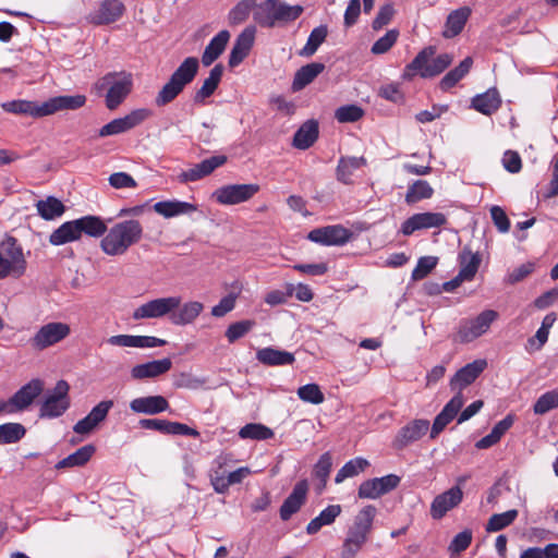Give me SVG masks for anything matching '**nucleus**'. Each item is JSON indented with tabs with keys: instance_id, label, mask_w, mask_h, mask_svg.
I'll return each instance as SVG.
<instances>
[{
	"instance_id": "obj_1",
	"label": "nucleus",
	"mask_w": 558,
	"mask_h": 558,
	"mask_svg": "<svg viewBox=\"0 0 558 558\" xmlns=\"http://www.w3.org/2000/svg\"><path fill=\"white\" fill-rule=\"evenodd\" d=\"M143 234L144 228L138 220H122L107 229L100 248L108 256H122L143 239Z\"/></svg>"
},
{
	"instance_id": "obj_2",
	"label": "nucleus",
	"mask_w": 558,
	"mask_h": 558,
	"mask_svg": "<svg viewBox=\"0 0 558 558\" xmlns=\"http://www.w3.org/2000/svg\"><path fill=\"white\" fill-rule=\"evenodd\" d=\"M199 69V61L196 57H187L171 74L167 83L161 87L155 97L157 107H165L172 102L196 77Z\"/></svg>"
},
{
	"instance_id": "obj_3",
	"label": "nucleus",
	"mask_w": 558,
	"mask_h": 558,
	"mask_svg": "<svg viewBox=\"0 0 558 558\" xmlns=\"http://www.w3.org/2000/svg\"><path fill=\"white\" fill-rule=\"evenodd\" d=\"M133 86L132 75L125 72H111L100 77L94 84L98 96L105 97L109 110L117 109L131 93Z\"/></svg>"
},
{
	"instance_id": "obj_4",
	"label": "nucleus",
	"mask_w": 558,
	"mask_h": 558,
	"mask_svg": "<svg viewBox=\"0 0 558 558\" xmlns=\"http://www.w3.org/2000/svg\"><path fill=\"white\" fill-rule=\"evenodd\" d=\"M376 513L377 509L373 505H367L357 512L343 542L344 558H353L366 543Z\"/></svg>"
},
{
	"instance_id": "obj_5",
	"label": "nucleus",
	"mask_w": 558,
	"mask_h": 558,
	"mask_svg": "<svg viewBox=\"0 0 558 558\" xmlns=\"http://www.w3.org/2000/svg\"><path fill=\"white\" fill-rule=\"evenodd\" d=\"M436 49L432 46L424 48L417 56L405 66L403 78L411 80L416 73L422 77H434L444 72L451 63L452 56L441 53L435 56Z\"/></svg>"
},
{
	"instance_id": "obj_6",
	"label": "nucleus",
	"mask_w": 558,
	"mask_h": 558,
	"mask_svg": "<svg viewBox=\"0 0 558 558\" xmlns=\"http://www.w3.org/2000/svg\"><path fill=\"white\" fill-rule=\"evenodd\" d=\"M303 12L301 5H290L278 0H266L255 7L254 21L263 27H272L278 23L296 20Z\"/></svg>"
},
{
	"instance_id": "obj_7",
	"label": "nucleus",
	"mask_w": 558,
	"mask_h": 558,
	"mask_svg": "<svg viewBox=\"0 0 558 558\" xmlns=\"http://www.w3.org/2000/svg\"><path fill=\"white\" fill-rule=\"evenodd\" d=\"M0 251V279L9 276L21 277L26 270V260L16 239L9 238Z\"/></svg>"
},
{
	"instance_id": "obj_8",
	"label": "nucleus",
	"mask_w": 558,
	"mask_h": 558,
	"mask_svg": "<svg viewBox=\"0 0 558 558\" xmlns=\"http://www.w3.org/2000/svg\"><path fill=\"white\" fill-rule=\"evenodd\" d=\"M71 333V327L66 323L50 322L40 326L37 331L29 338L28 343L35 351H44L53 347Z\"/></svg>"
},
{
	"instance_id": "obj_9",
	"label": "nucleus",
	"mask_w": 558,
	"mask_h": 558,
	"mask_svg": "<svg viewBox=\"0 0 558 558\" xmlns=\"http://www.w3.org/2000/svg\"><path fill=\"white\" fill-rule=\"evenodd\" d=\"M180 304L181 296L178 295L153 299L137 306L132 318L134 320L158 319L166 316L170 318L171 313L179 308Z\"/></svg>"
},
{
	"instance_id": "obj_10",
	"label": "nucleus",
	"mask_w": 558,
	"mask_h": 558,
	"mask_svg": "<svg viewBox=\"0 0 558 558\" xmlns=\"http://www.w3.org/2000/svg\"><path fill=\"white\" fill-rule=\"evenodd\" d=\"M44 383L40 379H32L22 386L10 399L0 401V413L12 414L27 409L41 393Z\"/></svg>"
},
{
	"instance_id": "obj_11",
	"label": "nucleus",
	"mask_w": 558,
	"mask_h": 558,
	"mask_svg": "<svg viewBox=\"0 0 558 558\" xmlns=\"http://www.w3.org/2000/svg\"><path fill=\"white\" fill-rule=\"evenodd\" d=\"M498 316L496 311L485 310L474 318L461 320L457 333L459 341L469 343L483 336Z\"/></svg>"
},
{
	"instance_id": "obj_12",
	"label": "nucleus",
	"mask_w": 558,
	"mask_h": 558,
	"mask_svg": "<svg viewBox=\"0 0 558 558\" xmlns=\"http://www.w3.org/2000/svg\"><path fill=\"white\" fill-rule=\"evenodd\" d=\"M259 190L256 183L227 184L216 189L211 197L220 205L232 206L248 202Z\"/></svg>"
},
{
	"instance_id": "obj_13",
	"label": "nucleus",
	"mask_w": 558,
	"mask_h": 558,
	"mask_svg": "<svg viewBox=\"0 0 558 558\" xmlns=\"http://www.w3.org/2000/svg\"><path fill=\"white\" fill-rule=\"evenodd\" d=\"M70 386L65 380H59L51 395L47 396L40 407V417L53 418L62 415L70 407Z\"/></svg>"
},
{
	"instance_id": "obj_14",
	"label": "nucleus",
	"mask_w": 558,
	"mask_h": 558,
	"mask_svg": "<svg viewBox=\"0 0 558 558\" xmlns=\"http://www.w3.org/2000/svg\"><path fill=\"white\" fill-rule=\"evenodd\" d=\"M153 114L151 110L147 108H140L132 110L130 113L122 118L113 119L109 123L105 124L99 130V136L106 137L111 135H117L121 133H125L137 125L142 124Z\"/></svg>"
},
{
	"instance_id": "obj_15",
	"label": "nucleus",
	"mask_w": 558,
	"mask_h": 558,
	"mask_svg": "<svg viewBox=\"0 0 558 558\" xmlns=\"http://www.w3.org/2000/svg\"><path fill=\"white\" fill-rule=\"evenodd\" d=\"M400 481L401 478L396 474L366 480L359 486L357 496L361 499H377L396 489Z\"/></svg>"
},
{
	"instance_id": "obj_16",
	"label": "nucleus",
	"mask_w": 558,
	"mask_h": 558,
	"mask_svg": "<svg viewBox=\"0 0 558 558\" xmlns=\"http://www.w3.org/2000/svg\"><path fill=\"white\" fill-rule=\"evenodd\" d=\"M447 223V217L442 213H418L409 217L401 225V232L409 236L415 231L441 228Z\"/></svg>"
},
{
	"instance_id": "obj_17",
	"label": "nucleus",
	"mask_w": 558,
	"mask_h": 558,
	"mask_svg": "<svg viewBox=\"0 0 558 558\" xmlns=\"http://www.w3.org/2000/svg\"><path fill=\"white\" fill-rule=\"evenodd\" d=\"M307 238L322 245L340 246L350 241L352 232L341 225H333L314 229L308 233Z\"/></svg>"
},
{
	"instance_id": "obj_18",
	"label": "nucleus",
	"mask_w": 558,
	"mask_h": 558,
	"mask_svg": "<svg viewBox=\"0 0 558 558\" xmlns=\"http://www.w3.org/2000/svg\"><path fill=\"white\" fill-rule=\"evenodd\" d=\"M487 367L486 360H475L461 367L450 379L449 386L452 391L462 393V390L473 384Z\"/></svg>"
},
{
	"instance_id": "obj_19",
	"label": "nucleus",
	"mask_w": 558,
	"mask_h": 558,
	"mask_svg": "<svg viewBox=\"0 0 558 558\" xmlns=\"http://www.w3.org/2000/svg\"><path fill=\"white\" fill-rule=\"evenodd\" d=\"M138 424L144 429L157 430L165 435H184L195 438L199 436V433L196 429L179 422L160 418H142Z\"/></svg>"
},
{
	"instance_id": "obj_20",
	"label": "nucleus",
	"mask_w": 558,
	"mask_h": 558,
	"mask_svg": "<svg viewBox=\"0 0 558 558\" xmlns=\"http://www.w3.org/2000/svg\"><path fill=\"white\" fill-rule=\"evenodd\" d=\"M463 499V492L459 486L437 495L430 505V515L435 520L442 519L448 511L458 507Z\"/></svg>"
},
{
	"instance_id": "obj_21",
	"label": "nucleus",
	"mask_w": 558,
	"mask_h": 558,
	"mask_svg": "<svg viewBox=\"0 0 558 558\" xmlns=\"http://www.w3.org/2000/svg\"><path fill=\"white\" fill-rule=\"evenodd\" d=\"M113 407L112 400H104L96 404L90 412L80 420L73 430L76 434L86 435L92 433L101 422H104Z\"/></svg>"
},
{
	"instance_id": "obj_22",
	"label": "nucleus",
	"mask_w": 558,
	"mask_h": 558,
	"mask_svg": "<svg viewBox=\"0 0 558 558\" xmlns=\"http://www.w3.org/2000/svg\"><path fill=\"white\" fill-rule=\"evenodd\" d=\"M464 403L463 395L457 392L444 407L441 412L435 417L432 429L430 438H436L445 427L456 417Z\"/></svg>"
},
{
	"instance_id": "obj_23",
	"label": "nucleus",
	"mask_w": 558,
	"mask_h": 558,
	"mask_svg": "<svg viewBox=\"0 0 558 558\" xmlns=\"http://www.w3.org/2000/svg\"><path fill=\"white\" fill-rule=\"evenodd\" d=\"M227 161V157L223 155L213 156L207 158L199 163H196L191 169L183 171L179 175V181L181 183L186 182H195L197 180L203 179L204 177L209 175L214 172L218 167H221Z\"/></svg>"
},
{
	"instance_id": "obj_24",
	"label": "nucleus",
	"mask_w": 558,
	"mask_h": 558,
	"mask_svg": "<svg viewBox=\"0 0 558 558\" xmlns=\"http://www.w3.org/2000/svg\"><path fill=\"white\" fill-rule=\"evenodd\" d=\"M308 490V483L306 480L298 482L291 494L284 499L280 507V518L288 521L294 513H296L306 500Z\"/></svg>"
},
{
	"instance_id": "obj_25",
	"label": "nucleus",
	"mask_w": 558,
	"mask_h": 558,
	"mask_svg": "<svg viewBox=\"0 0 558 558\" xmlns=\"http://www.w3.org/2000/svg\"><path fill=\"white\" fill-rule=\"evenodd\" d=\"M429 422L427 420H414L403 426L393 439V447L403 449L409 444L421 439L428 430Z\"/></svg>"
},
{
	"instance_id": "obj_26",
	"label": "nucleus",
	"mask_w": 558,
	"mask_h": 558,
	"mask_svg": "<svg viewBox=\"0 0 558 558\" xmlns=\"http://www.w3.org/2000/svg\"><path fill=\"white\" fill-rule=\"evenodd\" d=\"M171 367L172 362L169 357L154 360L133 366L131 369V377L136 380L156 378L168 373Z\"/></svg>"
},
{
	"instance_id": "obj_27",
	"label": "nucleus",
	"mask_w": 558,
	"mask_h": 558,
	"mask_svg": "<svg viewBox=\"0 0 558 558\" xmlns=\"http://www.w3.org/2000/svg\"><path fill=\"white\" fill-rule=\"evenodd\" d=\"M124 10L120 0H102L98 10L90 15V22L96 25L113 23L123 15Z\"/></svg>"
},
{
	"instance_id": "obj_28",
	"label": "nucleus",
	"mask_w": 558,
	"mask_h": 558,
	"mask_svg": "<svg viewBox=\"0 0 558 558\" xmlns=\"http://www.w3.org/2000/svg\"><path fill=\"white\" fill-rule=\"evenodd\" d=\"M130 409L134 413L155 415L169 409L168 400L162 396H147L135 398L130 402Z\"/></svg>"
},
{
	"instance_id": "obj_29",
	"label": "nucleus",
	"mask_w": 558,
	"mask_h": 558,
	"mask_svg": "<svg viewBox=\"0 0 558 558\" xmlns=\"http://www.w3.org/2000/svg\"><path fill=\"white\" fill-rule=\"evenodd\" d=\"M254 28H245L235 39L234 45L229 54V66H238L250 53L254 44Z\"/></svg>"
},
{
	"instance_id": "obj_30",
	"label": "nucleus",
	"mask_w": 558,
	"mask_h": 558,
	"mask_svg": "<svg viewBox=\"0 0 558 558\" xmlns=\"http://www.w3.org/2000/svg\"><path fill=\"white\" fill-rule=\"evenodd\" d=\"M86 102L84 95H64L57 96L44 102V113L50 116L59 110H75L83 107Z\"/></svg>"
},
{
	"instance_id": "obj_31",
	"label": "nucleus",
	"mask_w": 558,
	"mask_h": 558,
	"mask_svg": "<svg viewBox=\"0 0 558 558\" xmlns=\"http://www.w3.org/2000/svg\"><path fill=\"white\" fill-rule=\"evenodd\" d=\"M230 37L229 31L222 29L211 38L202 54V63L204 66L211 65L223 53Z\"/></svg>"
},
{
	"instance_id": "obj_32",
	"label": "nucleus",
	"mask_w": 558,
	"mask_h": 558,
	"mask_svg": "<svg viewBox=\"0 0 558 558\" xmlns=\"http://www.w3.org/2000/svg\"><path fill=\"white\" fill-rule=\"evenodd\" d=\"M501 106L500 94L496 88H489L472 98L471 107L485 116L496 112Z\"/></svg>"
},
{
	"instance_id": "obj_33",
	"label": "nucleus",
	"mask_w": 558,
	"mask_h": 558,
	"mask_svg": "<svg viewBox=\"0 0 558 558\" xmlns=\"http://www.w3.org/2000/svg\"><path fill=\"white\" fill-rule=\"evenodd\" d=\"M203 310L204 304L198 301L181 303L179 308L171 313L170 322L175 326L190 325L201 315Z\"/></svg>"
},
{
	"instance_id": "obj_34",
	"label": "nucleus",
	"mask_w": 558,
	"mask_h": 558,
	"mask_svg": "<svg viewBox=\"0 0 558 558\" xmlns=\"http://www.w3.org/2000/svg\"><path fill=\"white\" fill-rule=\"evenodd\" d=\"M325 65L320 62H312L301 66L294 74L291 89L296 93L310 85L323 71Z\"/></svg>"
},
{
	"instance_id": "obj_35",
	"label": "nucleus",
	"mask_w": 558,
	"mask_h": 558,
	"mask_svg": "<svg viewBox=\"0 0 558 558\" xmlns=\"http://www.w3.org/2000/svg\"><path fill=\"white\" fill-rule=\"evenodd\" d=\"M256 359L262 364L268 366L291 365L295 361L292 353L270 347L258 350L256 352Z\"/></svg>"
},
{
	"instance_id": "obj_36",
	"label": "nucleus",
	"mask_w": 558,
	"mask_h": 558,
	"mask_svg": "<svg viewBox=\"0 0 558 558\" xmlns=\"http://www.w3.org/2000/svg\"><path fill=\"white\" fill-rule=\"evenodd\" d=\"M1 108L14 114H25L34 118L45 117L44 102L38 104L36 101L17 99L1 104Z\"/></svg>"
},
{
	"instance_id": "obj_37",
	"label": "nucleus",
	"mask_w": 558,
	"mask_h": 558,
	"mask_svg": "<svg viewBox=\"0 0 558 558\" xmlns=\"http://www.w3.org/2000/svg\"><path fill=\"white\" fill-rule=\"evenodd\" d=\"M470 15L471 9L468 7H463L452 11L447 17L442 36L445 38H452L459 35L464 28Z\"/></svg>"
},
{
	"instance_id": "obj_38",
	"label": "nucleus",
	"mask_w": 558,
	"mask_h": 558,
	"mask_svg": "<svg viewBox=\"0 0 558 558\" xmlns=\"http://www.w3.org/2000/svg\"><path fill=\"white\" fill-rule=\"evenodd\" d=\"M223 65L221 63L216 64L209 72V75L203 82L201 88L195 93L194 101L196 104H202L208 97H210L215 90L217 89L222 74H223Z\"/></svg>"
},
{
	"instance_id": "obj_39",
	"label": "nucleus",
	"mask_w": 558,
	"mask_h": 558,
	"mask_svg": "<svg viewBox=\"0 0 558 558\" xmlns=\"http://www.w3.org/2000/svg\"><path fill=\"white\" fill-rule=\"evenodd\" d=\"M154 210L166 218H171L183 214L194 213L197 210V207L187 202L165 201L156 203L154 205Z\"/></svg>"
},
{
	"instance_id": "obj_40",
	"label": "nucleus",
	"mask_w": 558,
	"mask_h": 558,
	"mask_svg": "<svg viewBox=\"0 0 558 558\" xmlns=\"http://www.w3.org/2000/svg\"><path fill=\"white\" fill-rule=\"evenodd\" d=\"M318 137V123L308 120L303 123L293 136V145L299 149H307Z\"/></svg>"
},
{
	"instance_id": "obj_41",
	"label": "nucleus",
	"mask_w": 558,
	"mask_h": 558,
	"mask_svg": "<svg viewBox=\"0 0 558 558\" xmlns=\"http://www.w3.org/2000/svg\"><path fill=\"white\" fill-rule=\"evenodd\" d=\"M481 260L482 258L478 253L472 252L468 246L463 247L459 254V272L461 277H464L468 281L472 280L478 270Z\"/></svg>"
},
{
	"instance_id": "obj_42",
	"label": "nucleus",
	"mask_w": 558,
	"mask_h": 558,
	"mask_svg": "<svg viewBox=\"0 0 558 558\" xmlns=\"http://www.w3.org/2000/svg\"><path fill=\"white\" fill-rule=\"evenodd\" d=\"M342 509L340 505H330L325 508L317 517L312 519L306 526V533L316 534L323 526L330 525L340 515Z\"/></svg>"
},
{
	"instance_id": "obj_43",
	"label": "nucleus",
	"mask_w": 558,
	"mask_h": 558,
	"mask_svg": "<svg viewBox=\"0 0 558 558\" xmlns=\"http://www.w3.org/2000/svg\"><path fill=\"white\" fill-rule=\"evenodd\" d=\"M80 234L83 233L93 236V238H99L105 236L107 232V226L105 221L98 217V216H84L78 219H75Z\"/></svg>"
},
{
	"instance_id": "obj_44",
	"label": "nucleus",
	"mask_w": 558,
	"mask_h": 558,
	"mask_svg": "<svg viewBox=\"0 0 558 558\" xmlns=\"http://www.w3.org/2000/svg\"><path fill=\"white\" fill-rule=\"evenodd\" d=\"M81 238L75 220L66 221L56 229L49 236L52 245H63L69 242L76 241Z\"/></svg>"
},
{
	"instance_id": "obj_45",
	"label": "nucleus",
	"mask_w": 558,
	"mask_h": 558,
	"mask_svg": "<svg viewBox=\"0 0 558 558\" xmlns=\"http://www.w3.org/2000/svg\"><path fill=\"white\" fill-rule=\"evenodd\" d=\"M366 165V160L363 157H341L337 167V179L349 184L352 182V175L355 170Z\"/></svg>"
},
{
	"instance_id": "obj_46",
	"label": "nucleus",
	"mask_w": 558,
	"mask_h": 558,
	"mask_svg": "<svg viewBox=\"0 0 558 558\" xmlns=\"http://www.w3.org/2000/svg\"><path fill=\"white\" fill-rule=\"evenodd\" d=\"M473 65V59L466 57L463 59L458 66L450 70L440 81L439 87L446 92L452 88L459 81H461L471 70Z\"/></svg>"
},
{
	"instance_id": "obj_47",
	"label": "nucleus",
	"mask_w": 558,
	"mask_h": 558,
	"mask_svg": "<svg viewBox=\"0 0 558 558\" xmlns=\"http://www.w3.org/2000/svg\"><path fill=\"white\" fill-rule=\"evenodd\" d=\"M95 453V447L93 445H86L78 448L75 452L69 454L66 458L60 460L57 464V469H66L74 466L85 465L93 454Z\"/></svg>"
},
{
	"instance_id": "obj_48",
	"label": "nucleus",
	"mask_w": 558,
	"mask_h": 558,
	"mask_svg": "<svg viewBox=\"0 0 558 558\" xmlns=\"http://www.w3.org/2000/svg\"><path fill=\"white\" fill-rule=\"evenodd\" d=\"M38 215L45 220H53L63 215L65 206L61 201L53 196L40 199L36 203Z\"/></svg>"
},
{
	"instance_id": "obj_49",
	"label": "nucleus",
	"mask_w": 558,
	"mask_h": 558,
	"mask_svg": "<svg viewBox=\"0 0 558 558\" xmlns=\"http://www.w3.org/2000/svg\"><path fill=\"white\" fill-rule=\"evenodd\" d=\"M434 190L430 184L425 180H416L409 185L405 202L407 204H415L422 199L430 198Z\"/></svg>"
},
{
	"instance_id": "obj_50",
	"label": "nucleus",
	"mask_w": 558,
	"mask_h": 558,
	"mask_svg": "<svg viewBox=\"0 0 558 558\" xmlns=\"http://www.w3.org/2000/svg\"><path fill=\"white\" fill-rule=\"evenodd\" d=\"M369 466L368 460L357 457L349 460L337 473L336 483H341L345 478L353 477L364 472Z\"/></svg>"
},
{
	"instance_id": "obj_51",
	"label": "nucleus",
	"mask_w": 558,
	"mask_h": 558,
	"mask_svg": "<svg viewBox=\"0 0 558 558\" xmlns=\"http://www.w3.org/2000/svg\"><path fill=\"white\" fill-rule=\"evenodd\" d=\"M239 437L242 439L266 440L274 437V432L263 424L250 423L239 430Z\"/></svg>"
},
{
	"instance_id": "obj_52",
	"label": "nucleus",
	"mask_w": 558,
	"mask_h": 558,
	"mask_svg": "<svg viewBox=\"0 0 558 558\" xmlns=\"http://www.w3.org/2000/svg\"><path fill=\"white\" fill-rule=\"evenodd\" d=\"M26 434V428L20 423L0 425V445L15 444Z\"/></svg>"
},
{
	"instance_id": "obj_53",
	"label": "nucleus",
	"mask_w": 558,
	"mask_h": 558,
	"mask_svg": "<svg viewBox=\"0 0 558 558\" xmlns=\"http://www.w3.org/2000/svg\"><path fill=\"white\" fill-rule=\"evenodd\" d=\"M327 34L328 29L326 25L315 27L311 32L305 46L301 50V54L305 57L313 56L317 51L318 47L325 41Z\"/></svg>"
},
{
	"instance_id": "obj_54",
	"label": "nucleus",
	"mask_w": 558,
	"mask_h": 558,
	"mask_svg": "<svg viewBox=\"0 0 558 558\" xmlns=\"http://www.w3.org/2000/svg\"><path fill=\"white\" fill-rule=\"evenodd\" d=\"M255 0H242L238 2L229 12L228 20L231 25L243 23L255 10Z\"/></svg>"
},
{
	"instance_id": "obj_55",
	"label": "nucleus",
	"mask_w": 558,
	"mask_h": 558,
	"mask_svg": "<svg viewBox=\"0 0 558 558\" xmlns=\"http://www.w3.org/2000/svg\"><path fill=\"white\" fill-rule=\"evenodd\" d=\"M518 517V510L511 509L502 513L493 514L487 524V532H497L509 526Z\"/></svg>"
},
{
	"instance_id": "obj_56",
	"label": "nucleus",
	"mask_w": 558,
	"mask_h": 558,
	"mask_svg": "<svg viewBox=\"0 0 558 558\" xmlns=\"http://www.w3.org/2000/svg\"><path fill=\"white\" fill-rule=\"evenodd\" d=\"M296 393L302 401L312 404H320L325 400L324 393L322 392L319 386L316 384H307L301 386Z\"/></svg>"
},
{
	"instance_id": "obj_57",
	"label": "nucleus",
	"mask_w": 558,
	"mask_h": 558,
	"mask_svg": "<svg viewBox=\"0 0 558 558\" xmlns=\"http://www.w3.org/2000/svg\"><path fill=\"white\" fill-rule=\"evenodd\" d=\"M254 326L255 322L250 319L235 322L227 328L226 337L230 343H233L250 332Z\"/></svg>"
},
{
	"instance_id": "obj_58",
	"label": "nucleus",
	"mask_w": 558,
	"mask_h": 558,
	"mask_svg": "<svg viewBox=\"0 0 558 558\" xmlns=\"http://www.w3.org/2000/svg\"><path fill=\"white\" fill-rule=\"evenodd\" d=\"M558 408V391L551 390L542 395L534 403V412L536 414H545L553 409Z\"/></svg>"
},
{
	"instance_id": "obj_59",
	"label": "nucleus",
	"mask_w": 558,
	"mask_h": 558,
	"mask_svg": "<svg viewBox=\"0 0 558 558\" xmlns=\"http://www.w3.org/2000/svg\"><path fill=\"white\" fill-rule=\"evenodd\" d=\"M294 284L287 283L284 290H271L266 293L264 301L270 306H277L287 303L289 298L293 295Z\"/></svg>"
},
{
	"instance_id": "obj_60",
	"label": "nucleus",
	"mask_w": 558,
	"mask_h": 558,
	"mask_svg": "<svg viewBox=\"0 0 558 558\" xmlns=\"http://www.w3.org/2000/svg\"><path fill=\"white\" fill-rule=\"evenodd\" d=\"M364 114V111L361 107L356 105H347L339 107L335 112V118L340 123H348V122H356L360 120Z\"/></svg>"
},
{
	"instance_id": "obj_61",
	"label": "nucleus",
	"mask_w": 558,
	"mask_h": 558,
	"mask_svg": "<svg viewBox=\"0 0 558 558\" xmlns=\"http://www.w3.org/2000/svg\"><path fill=\"white\" fill-rule=\"evenodd\" d=\"M438 259L434 256H423L418 258L415 268L412 271L411 278L414 281L424 279L437 265Z\"/></svg>"
},
{
	"instance_id": "obj_62",
	"label": "nucleus",
	"mask_w": 558,
	"mask_h": 558,
	"mask_svg": "<svg viewBox=\"0 0 558 558\" xmlns=\"http://www.w3.org/2000/svg\"><path fill=\"white\" fill-rule=\"evenodd\" d=\"M398 37H399V32L397 29L388 31L383 37H380L373 44V46L371 48L372 53H374V54L386 53L396 44Z\"/></svg>"
},
{
	"instance_id": "obj_63",
	"label": "nucleus",
	"mask_w": 558,
	"mask_h": 558,
	"mask_svg": "<svg viewBox=\"0 0 558 558\" xmlns=\"http://www.w3.org/2000/svg\"><path fill=\"white\" fill-rule=\"evenodd\" d=\"M331 465V456L329 452H326L320 456L318 462L314 466V475L322 482L323 487L326 485L327 478L329 477Z\"/></svg>"
},
{
	"instance_id": "obj_64",
	"label": "nucleus",
	"mask_w": 558,
	"mask_h": 558,
	"mask_svg": "<svg viewBox=\"0 0 558 558\" xmlns=\"http://www.w3.org/2000/svg\"><path fill=\"white\" fill-rule=\"evenodd\" d=\"M109 184L117 190L134 189L137 186L136 181L126 172H114L108 178Z\"/></svg>"
}]
</instances>
